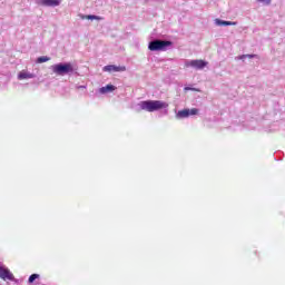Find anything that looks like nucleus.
Masks as SVG:
<instances>
[{
	"label": "nucleus",
	"mask_w": 285,
	"mask_h": 285,
	"mask_svg": "<svg viewBox=\"0 0 285 285\" xmlns=\"http://www.w3.org/2000/svg\"><path fill=\"white\" fill-rule=\"evenodd\" d=\"M50 70L58 77H66V75H75L77 72V67H75L72 62H60L52 65Z\"/></svg>",
	"instance_id": "nucleus-1"
},
{
	"label": "nucleus",
	"mask_w": 285,
	"mask_h": 285,
	"mask_svg": "<svg viewBox=\"0 0 285 285\" xmlns=\"http://www.w3.org/2000/svg\"><path fill=\"white\" fill-rule=\"evenodd\" d=\"M139 110H146L147 112H156L157 110H164L168 108V105L161 100H144L138 104Z\"/></svg>",
	"instance_id": "nucleus-2"
},
{
	"label": "nucleus",
	"mask_w": 285,
	"mask_h": 285,
	"mask_svg": "<svg viewBox=\"0 0 285 285\" xmlns=\"http://www.w3.org/2000/svg\"><path fill=\"white\" fill-rule=\"evenodd\" d=\"M170 46H173V42L169 40H153L149 42L148 45V49L151 52H166V50H168V48H170Z\"/></svg>",
	"instance_id": "nucleus-3"
},
{
	"label": "nucleus",
	"mask_w": 285,
	"mask_h": 285,
	"mask_svg": "<svg viewBox=\"0 0 285 285\" xmlns=\"http://www.w3.org/2000/svg\"><path fill=\"white\" fill-rule=\"evenodd\" d=\"M185 66L186 68H195V70H204L208 62L205 60H186Z\"/></svg>",
	"instance_id": "nucleus-4"
},
{
	"label": "nucleus",
	"mask_w": 285,
	"mask_h": 285,
	"mask_svg": "<svg viewBox=\"0 0 285 285\" xmlns=\"http://www.w3.org/2000/svg\"><path fill=\"white\" fill-rule=\"evenodd\" d=\"M0 279H3V282H14V275L10 273V269L8 267L0 265Z\"/></svg>",
	"instance_id": "nucleus-5"
},
{
	"label": "nucleus",
	"mask_w": 285,
	"mask_h": 285,
	"mask_svg": "<svg viewBox=\"0 0 285 285\" xmlns=\"http://www.w3.org/2000/svg\"><path fill=\"white\" fill-rule=\"evenodd\" d=\"M195 115H199V109H183L179 111V119H188V117H195Z\"/></svg>",
	"instance_id": "nucleus-6"
},
{
	"label": "nucleus",
	"mask_w": 285,
	"mask_h": 285,
	"mask_svg": "<svg viewBox=\"0 0 285 285\" xmlns=\"http://www.w3.org/2000/svg\"><path fill=\"white\" fill-rule=\"evenodd\" d=\"M105 72H126V67H117L115 65H108L104 67Z\"/></svg>",
	"instance_id": "nucleus-7"
},
{
	"label": "nucleus",
	"mask_w": 285,
	"mask_h": 285,
	"mask_svg": "<svg viewBox=\"0 0 285 285\" xmlns=\"http://www.w3.org/2000/svg\"><path fill=\"white\" fill-rule=\"evenodd\" d=\"M18 79L23 81V79H35V73H30L29 71L22 70L18 73Z\"/></svg>",
	"instance_id": "nucleus-8"
},
{
	"label": "nucleus",
	"mask_w": 285,
	"mask_h": 285,
	"mask_svg": "<svg viewBox=\"0 0 285 285\" xmlns=\"http://www.w3.org/2000/svg\"><path fill=\"white\" fill-rule=\"evenodd\" d=\"M115 90H117V87H115L114 85H107L105 87H101L99 89L100 95H108V92H115Z\"/></svg>",
	"instance_id": "nucleus-9"
},
{
	"label": "nucleus",
	"mask_w": 285,
	"mask_h": 285,
	"mask_svg": "<svg viewBox=\"0 0 285 285\" xmlns=\"http://www.w3.org/2000/svg\"><path fill=\"white\" fill-rule=\"evenodd\" d=\"M61 4V0H45V8H57V6Z\"/></svg>",
	"instance_id": "nucleus-10"
},
{
	"label": "nucleus",
	"mask_w": 285,
	"mask_h": 285,
	"mask_svg": "<svg viewBox=\"0 0 285 285\" xmlns=\"http://www.w3.org/2000/svg\"><path fill=\"white\" fill-rule=\"evenodd\" d=\"M215 26H219V27L237 26V22L226 21V20H222V19H215Z\"/></svg>",
	"instance_id": "nucleus-11"
},
{
	"label": "nucleus",
	"mask_w": 285,
	"mask_h": 285,
	"mask_svg": "<svg viewBox=\"0 0 285 285\" xmlns=\"http://www.w3.org/2000/svg\"><path fill=\"white\" fill-rule=\"evenodd\" d=\"M87 19L89 21H101L104 18L99 17V16H95V14H88Z\"/></svg>",
	"instance_id": "nucleus-12"
},
{
	"label": "nucleus",
	"mask_w": 285,
	"mask_h": 285,
	"mask_svg": "<svg viewBox=\"0 0 285 285\" xmlns=\"http://www.w3.org/2000/svg\"><path fill=\"white\" fill-rule=\"evenodd\" d=\"M46 61H50V57L42 56L37 59V63H46Z\"/></svg>",
	"instance_id": "nucleus-13"
},
{
	"label": "nucleus",
	"mask_w": 285,
	"mask_h": 285,
	"mask_svg": "<svg viewBox=\"0 0 285 285\" xmlns=\"http://www.w3.org/2000/svg\"><path fill=\"white\" fill-rule=\"evenodd\" d=\"M35 279H39V274H32L29 276V284H32Z\"/></svg>",
	"instance_id": "nucleus-14"
},
{
	"label": "nucleus",
	"mask_w": 285,
	"mask_h": 285,
	"mask_svg": "<svg viewBox=\"0 0 285 285\" xmlns=\"http://www.w3.org/2000/svg\"><path fill=\"white\" fill-rule=\"evenodd\" d=\"M275 130H279V128H277V122H274L269 129H267V132H275Z\"/></svg>",
	"instance_id": "nucleus-15"
},
{
	"label": "nucleus",
	"mask_w": 285,
	"mask_h": 285,
	"mask_svg": "<svg viewBox=\"0 0 285 285\" xmlns=\"http://www.w3.org/2000/svg\"><path fill=\"white\" fill-rule=\"evenodd\" d=\"M255 57H257L256 55H243L240 57H238V59H255Z\"/></svg>",
	"instance_id": "nucleus-16"
},
{
	"label": "nucleus",
	"mask_w": 285,
	"mask_h": 285,
	"mask_svg": "<svg viewBox=\"0 0 285 285\" xmlns=\"http://www.w3.org/2000/svg\"><path fill=\"white\" fill-rule=\"evenodd\" d=\"M258 3H264L265 6H271V0H257Z\"/></svg>",
	"instance_id": "nucleus-17"
},
{
	"label": "nucleus",
	"mask_w": 285,
	"mask_h": 285,
	"mask_svg": "<svg viewBox=\"0 0 285 285\" xmlns=\"http://www.w3.org/2000/svg\"><path fill=\"white\" fill-rule=\"evenodd\" d=\"M38 6H43L46 0H35Z\"/></svg>",
	"instance_id": "nucleus-18"
},
{
	"label": "nucleus",
	"mask_w": 285,
	"mask_h": 285,
	"mask_svg": "<svg viewBox=\"0 0 285 285\" xmlns=\"http://www.w3.org/2000/svg\"><path fill=\"white\" fill-rule=\"evenodd\" d=\"M188 90H195V88H191V87H185V91H188Z\"/></svg>",
	"instance_id": "nucleus-19"
},
{
	"label": "nucleus",
	"mask_w": 285,
	"mask_h": 285,
	"mask_svg": "<svg viewBox=\"0 0 285 285\" xmlns=\"http://www.w3.org/2000/svg\"><path fill=\"white\" fill-rule=\"evenodd\" d=\"M87 17H88V16H81V19H88Z\"/></svg>",
	"instance_id": "nucleus-20"
},
{
	"label": "nucleus",
	"mask_w": 285,
	"mask_h": 285,
	"mask_svg": "<svg viewBox=\"0 0 285 285\" xmlns=\"http://www.w3.org/2000/svg\"><path fill=\"white\" fill-rule=\"evenodd\" d=\"M78 88H83V89H86V86H78Z\"/></svg>",
	"instance_id": "nucleus-21"
},
{
	"label": "nucleus",
	"mask_w": 285,
	"mask_h": 285,
	"mask_svg": "<svg viewBox=\"0 0 285 285\" xmlns=\"http://www.w3.org/2000/svg\"><path fill=\"white\" fill-rule=\"evenodd\" d=\"M176 117H179V114H178V112L176 114Z\"/></svg>",
	"instance_id": "nucleus-22"
}]
</instances>
